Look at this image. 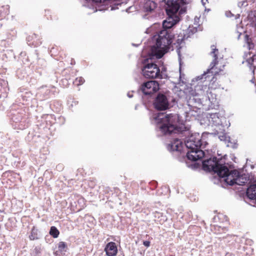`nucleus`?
Returning a JSON list of instances; mask_svg holds the SVG:
<instances>
[{
    "instance_id": "nucleus-1",
    "label": "nucleus",
    "mask_w": 256,
    "mask_h": 256,
    "mask_svg": "<svg viewBox=\"0 0 256 256\" xmlns=\"http://www.w3.org/2000/svg\"><path fill=\"white\" fill-rule=\"evenodd\" d=\"M186 0H162L165 2V9L168 18L163 22V29L154 36L152 40L154 44L151 47L152 54L160 58L167 52L172 42L174 35L170 29L180 20L176 14L180 4H186Z\"/></svg>"
},
{
    "instance_id": "nucleus-2",
    "label": "nucleus",
    "mask_w": 256,
    "mask_h": 256,
    "mask_svg": "<svg viewBox=\"0 0 256 256\" xmlns=\"http://www.w3.org/2000/svg\"><path fill=\"white\" fill-rule=\"evenodd\" d=\"M153 118L160 131L164 134L184 133L186 136L190 134L188 128L180 124L178 114L160 112L154 114Z\"/></svg>"
},
{
    "instance_id": "nucleus-3",
    "label": "nucleus",
    "mask_w": 256,
    "mask_h": 256,
    "mask_svg": "<svg viewBox=\"0 0 256 256\" xmlns=\"http://www.w3.org/2000/svg\"><path fill=\"white\" fill-rule=\"evenodd\" d=\"M208 133H203L200 135L199 133L194 132L188 135L186 138L185 145L188 149L186 156L188 160L196 161L204 158L205 152L200 148H205L209 144Z\"/></svg>"
},
{
    "instance_id": "nucleus-4",
    "label": "nucleus",
    "mask_w": 256,
    "mask_h": 256,
    "mask_svg": "<svg viewBox=\"0 0 256 256\" xmlns=\"http://www.w3.org/2000/svg\"><path fill=\"white\" fill-rule=\"evenodd\" d=\"M208 88L207 87L206 85H204L202 84H198L193 89L191 88V90H189V94L190 96H192V98L190 97L188 102L189 103V105L192 103V101H195L196 102H200V100L204 99V96L206 95L207 96L209 100L212 102L213 100H211L208 96Z\"/></svg>"
},
{
    "instance_id": "nucleus-5",
    "label": "nucleus",
    "mask_w": 256,
    "mask_h": 256,
    "mask_svg": "<svg viewBox=\"0 0 256 256\" xmlns=\"http://www.w3.org/2000/svg\"><path fill=\"white\" fill-rule=\"evenodd\" d=\"M220 172L221 174L218 173V176L221 181L223 180L230 186L236 184V179L239 174V172L237 170H234L230 171L228 167L224 165Z\"/></svg>"
},
{
    "instance_id": "nucleus-6",
    "label": "nucleus",
    "mask_w": 256,
    "mask_h": 256,
    "mask_svg": "<svg viewBox=\"0 0 256 256\" xmlns=\"http://www.w3.org/2000/svg\"><path fill=\"white\" fill-rule=\"evenodd\" d=\"M211 49L212 51L210 52V54L213 58L214 59L210 62V68L207 70L206 72H204L200 78V76L198 78L199 80L202 79L203 77L206 76V75L208 74L211 73L212 74L216 75L218 74L222 70V68L216 66V65L218 64V49H217L216 46L214 45H212L211 46Z\"/></svg>"
},
{
    "instance_id": "nucleus-7",
    "label": "nucleus",
    "mask_w": 256,
    "mask_h": 256,
    "mask_svg": "<svg viewBox=\"0 0 256 256\" xmlns=\"http://www.w3.org/2000/svg\"><path fill=\"white\" fill-rule=\"evenodd\" d=\"M142 74L146 78H162L160 70L158 66L151 62L144 64L142 68Z\"/></svg>"
},
{
    "instance_id": "nucleus-8",
    "label": "nucleus",
    "mask_w": 256,
    "mask_h": 256,
    "mask_svg": "<svg viewBox=\"0 0 256 256\" xmlns=\"http://www.w3.org/2000/svg\"><path fill=\"white\" fill-rule=\"evenodd\" d=\"M224 164L220 162V160H217L216 157L204 160L202 162L203 168L204 170L214 172V173L221 174L220 170Z\"/></svg>"
},
{
    "instance_id": "nucleus-9",
    "label": "nucleus",
    "mask_w": 256,
    "mask_h": 256,
    "mask_svg": "<svg viewBox=\"0 0 256 256\" xmlns=\"http://www.w3.org/2000/svg\"><path fill=\"white\" fill-rule=\"evenodd\" d=\"M160 89L159 84L156 80H150L144 83L140 86V90L146 95L152 94Z\"/></svg>"
},
{
    "instance_id": "nucleus-10",
    "label": "nucleus",
    "mask_w": 256,
    "mask_h": 256,
    "mask_svg": "<svg viewBox=\"0 0 256 256\" xmlns=\"http://www.w3.org/2000/svg\"><path fill=\"white\" fill-rule=\"evenodd\" d=\"M154 108L160 110H164L168 108L169 102L166 95L158 94L154 102Z\"/></svg>"
},
{
    "instance_id": "nucleus-11",
    "label": "nucleus",
    "mask_w": 256,
    "mask_h": 256,
    "mask_svg": "<svg viewBox=\"0 0 256 256\" xmlns=\"http://www.w3.org/2000/svg\"><path fill=\"white\" fill-rule=\"evenodd\" d=\"M156 8V4L152 0H146L144 3L142 10L147 14L153 12Z\"/></svg>"
},
{
    "instance_id": "nucleus-12",
    "label": "nucleus",
    "mask_w": 256,
    "mask_h": 256,
    "mask_svg": "<svg viewBox=\"0 0 256 256\" xmlns=\"http://www.w3.org/2000/svg\"><path fill=\"white\" fill-rule=\"evenodd\" d=\"M228 230L226 228H222L220 226L214 227V233L217 236V238L220 240H224L228 238L229 235L226 234Z\"/></svg>"
},
{
    "instance_id": "nucleus-13",
    "label": "nucleus",
    "mask_w": 256,
    "mask_h": 256,
    "mask_svg": "<svg viewBox=\"0 0 256 256\" xmlns=\"http://www.w3.org/2000/svg\"><path fill=\"white\" fill-rule=\"evenodd\" d=\"M104 250L107 256H114L116 254L118 250L116 244L110 242L106 244Z\"/></svg>"
},
{
    "instance_id": "nucleus-14",
    "label": "nucleus",
    "mask_w": 256,
    "mask_h": 256,
    "mask_svg": "<svg viewBox=\"0 0 256 256\" xmlns=\"http://www.w3.org/2000/svg\"><path fill=\"white\" fill-rule=\"evenodd\" d=\"M182 146V142L178 139H175L170 144V150L173 151H180Z\"/></svg>"
},
{
    "instance_id": "nucleus-15",
    "label": "nucleus",
    "mask_w": 256,
    "mask_h": 256,
    "mask_svg": "<svg viewBox=\"0 0 256 256\" xmlns=\"http://www.w3.org/2000/svg\"><path fill=\"white\" fill-rule=\"evenodd\" d=\"M248 180L249 179L246 176H240L239 174L237 178V179H236V184L238 185H244L245 184L247 183Z\"/></svg>"
},
{
    "instance_id": "nucleus-16",
    "label": "nucleus",
    "mask_w": 256,
    "mask_h": 256,
    "mask_svg": "<svg viewBox=\"0 0 256 256\" xmlns=\"http://www.w3.org/2000/svg\"><path fill=\"white\" fill-rule=\"evenodd\" d=\"M196 28L194 26H189V28L186 30L185 32H183V35L184 34H186V36L190 35V37L192 35L194 34L196 32Z\"/></svg>"
},
{
    "instance_id": "nucleus-17",
    "label": "nucleus",
    "mask_w": 256,
    "mask_h": 256,
    "mask_svg": "<svg viewBox=\"0 0 256 256\" xmlns=\"http://www.w3.org/2000/svg\"><path fill=\"white\" fill-rule=\"evenodd\" d=\"M59 231L55 226H52L50 231V234L54 238H56L59 235Z\"/></svg>"
},
{
    "instance_id": "nucleus-18",
    "label": "nucleus",
    "mask_w": 256,
    "mask_h": 256,
    "mask_svg": "<svg viewBox=\"0 0 256 256\" xmlns=\"http://www.w3.org/2000/svg\"><path fill=\"white\" fill-rule=\"evenodd\" d=\"M188 38H190V35L186 36V34H184V36L182 34V36H178V38L176 40V44L178 46L181 44L184 41V40L187 39Z\"/></svg>"
},
{
    "instance_id": "nucleus-19",
    "label": "nucleus",
    "mask_w": 256,
    "mask_h": 256,
    "mask_svg": "<svg viewBox=\"0 0 256 256\" xmlns=\"http://www.w3.org/2000/svg\"><path fill=\"white\" fill-rule=\"evenodd\" d=\"M84 82V80L82 77H78L75 79L74 81V84L76 86H80Z\"/></svg>"
},
{
    "instance_id": "nucleus-20",
    "label": "nucleus",
    "mask_w": 256,
    "mask_h": 256,
    "mask_svg": "<svg viewBox=\"0 0 256 256\" xmlns=\"http://www.w3.org/2000/svg\"><path fill=\"white\" fill-rule=\"evenodd\" d=\"M66 248V244L65 242H60L58 244V249L60 252H63L65 250Z\"/></svg>"
},
{
    "instance_id": "nucleus-21",
    "label": "nucleus",
    "mask_w": 256,
    "mask_h": 256,
    "mask_svg": "<svg viewBox=\"0 0 256 256\" xmlns=\"http://www.w3.org/2000/svg\"><path fill=\"white\" fill-rule=\"evenodd\" d=\"M218 138L220 140L226 141L227 140V136L225 134L221 133L218 135Z\"/></svg>"
},
{
    "instance_id": "nucleus-22",
    "label": "nucleus",
    "mask_w": 256,
    "mask_h": 256,
    "mask_svg": "<svg viewBox=\"0 0 256 256\" xmlns=\"http://www.w3.org/2000/svg\"><path fill=\"white\" fill-rule=\"evenodd\" d=\"M180 80L181 81L182 84H185L186 82L184 80V74H182L180 69Z\"/></svg>"
},
{
    "instance_id": "nucleus-23",
    "label": "nucleus",
    "mask_w": 256,
    "mask_h": 256,
    "mask_svg": "<svg viewBox=\"0 0 256 256\" xmlns=\"http://www.w3.org/2000/svg\"><path fill=\"white\" fill-rule=\"evenodd\" d=\"M143 244L144 246L148 247L150 246V242L149 241L146 240L143 242Z\"/></svg>"
},
{
    "instance_id": "nucleus-24",
    "label": "nucleus",
    "mask_w": 256,
    "mask_h": 256,
    "mask_svg": "<svg viewBox=\"0 0 256 256\" xmlns=\"http://www.w3.org/2000/svg\"><path fill=\"white\" fill-rule=\"evenodd\" d=\"M247 62L249 64L252 65V62H254V58H252L248 59L247 60Z\"/></svg>"
},
{
    "instance_id": "nucleus-25",
    "label": "nucleus",
    "mask_w": 256,
    "mask_h": 256,
    "mask_svg": "<svg viewBox=\"0 0 256 256\" xmlns=\"http://www.w3.org/2000/svg\"><path fill=\"white\" fill-rule=\"evenodd\" d=\"M201 2H202V5L204 6H205V5H206V2H208V0H202Z\"/></svg>"
},
{
    "instance_id": "nucleus-26",
    "label": "nucleus",
    "mask_w": 256,
    "mask_h": 256,
    "mask_svg": "<svg viewBox=\"0 0 256 256\" xmlns=\"http://www.w3.org/2000/svg\"><path fill=\"white\" fill-rule=\"evenodd\" d=\"M226 16L229 17V16H230V15L232 14L230 12H226Z\"/></svg>"
},
{
    "instance_id": "nucleus-27",
    "label": "nucleus",
    "mask_w": 256,
    "mask_h": 256,
    "mask_svg": "<svg viewBox=\"0 0 256 256\" xmlns=\"http://www.w3.org/2000/svg\"><path fill=\"white\" fill-rule=\"evenodd\" d=\"M127 95L129 98H132V95L130 94V92H128Z\"/></svg>"
},
{
    "instance_id": "nucleus-28",
    "label": "nucleus",
    "mask_w": 256,
    "mask_h": 256,
    "mask_svg": "<svg viewBox=\"0 0 256 256\" xmlns=\"http://www.w3.org/2000/svg\"><path fill=\"white\" fill-rule=\"evenodd\" d=\"M252 0V2H254V0Z\"/></svg>"
}]
</instances>
